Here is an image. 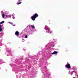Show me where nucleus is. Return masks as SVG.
Segmentation results:
<instances>
[{"label": "nucleus", "mask_w": 78, "mask_h": 78, "mask_svg": "<svg viewBox=\"0 0 78 78\" xmlns=\"http://www.w3.org/2000/svg\"><path fill=\"white\" fill-rule=\"evenodd\" d=\"M46 33H52V31L50 30L48 28H46Z\"/></svg>", "instance_id": "f257e3e1"}, {"label": "nucleus", "mask_w": 78, "mask_h": 78, "mask_svg": "<svg viewBox=\"0 0 78 78\" xmlns=\"http://www.w3.org/2000/svg\"><path fill=\"white\" fill-rule=\"evenodd\" d=\"M31 19L32 20H33V21H34L35 20V19H36V18L33 15L31 17Z\"/></svg>", "instance_id": "f03ea898"}, {"label": "nucleus", "mask_w": 78, "mask_h": 78, "mask_svg": "<svg viewBox=\"0 0 78 78\" xmlns=\"http://www.w3.org/2000/svg\"><path fill=\"white\" fill-rule=\"evenodd\" d=\"M70 64H67L66 65V68H68V69H70Z\"/></svg>", "instance_id": "7ed1b4c3"}, {"label": "nucleus", "mask_w": 78, "mask_h": 78, "mask_svg": "<svg viewBox=\"0 0 78 78\" xmlns=\"http://www.w3.org/2000/svg\"><path fill=\"white\" fill-rule=\"evenodd\" d=\"M33 16L36 18L38 17V14L37 13L34 14Z\"/></svg>", "instance_id": "20e7f679"}, {"label": "nucleus", "mask_w": 78, "mask_h": 78, "mask_svg": "<svg viewBox=\"0 0 78 78\" xmlns=\"http://www.w3.org/2000/svg\"><path fill=\"white\" fill-rule=\"evenodd\" d=\"M57 53H58V52L57 51H54L52 53V55H55V54H57Z\"/></svg>", "instance_id": "39448f33"}, {"label": "nucleus", "mask_w": 78, "mask_h": 78, "mask_svg": "<svg viewBox=\"0 0 78 78\" xmlns=\"http://www.w3.org/2000/svg\"><path fill=\"white\" fill-rule=\"evenodd\" d=\"M15 34H16V35H19V31H16L15 32Z\"/></svg>", "instance_id": "423d86ee"}, {"label": "nucleus", "mask_w": 78, "mask_h": 78, "mask_svg": "<svg viewBox=\"0 0 78 78\" xmlns=\"http://www.w3.org/2000/svg\"><path fill=\"white\" fill-rule=\"evenodd\" d=\"M31 27L33 29H35V27H34V26L31 25Z\"/></svg>", "instance_id": "0eeeda50"}, {"label": "nucleus", "mask_w": 78, "mask_h": 78, "mask_svg": "<svg viewBox=\"0 0 78 78\" xmlns=\"http://www.w3.org/2000/svg\"><path fill=\"white\" fill-rule=\"evenodd\" d=\"M18 2V5H20V4L21 3H22V2H20V0H19Z\"/></svg>", "instance_id": "6e6552de"}, {"label": "nucleus", "mask_w": 78, "mask_h": 78, "mask_svg": "<svg viewBox=\"0 0 78 78\" xmlns=\"http://www.w3.org/2000/svg\"><path fill=\"white\" fill-rule=\"evenodd\" d=\"M5 23V21H2L0 23V24H2V23Z\"/></svg>", "instance_id": "1a4fd4ad"}, {"label": "nucleus", "mask_w": 78, "mask_h": 78, "mask_svg": "<svg viewBox=\"0 0 78 78\" xmlns=\"http://www.w3.org/2000/svg\"><path fill=\"white\" fill-rule=\"evenodd\" d=\"M2 17H3V18H4V17H5V15L2 14Z\"/></svg>", "instance_id": "9d476101"}, {"label": "nucleus", "mask_w": 78, "mask_h": 78, "mask_svg": "<svg viewBox=\"0 0 78 78\" xmlns=\"http://www.w3.org/2000/svg\"><path fill=\"white\" fill-rule=\"evenodd\" d=\"M9 23H10V24H11V25H12V23L10 22H9Z\"/></svg>", "instance_id": "9b49d317"}, {"label": "nucleus", "mask_w": 78, "mask_h": 78, "mask_svg": "<svg viewBox=\"0 0 78 78\" xmlns=\"http://www.w3.org/2000/svg\"><path fill=\"white\" fill-rule=\"evenodd\" d=\"M1 31H2V28H0V32H1Z\"/></svg>", "instance_id": "f8f14e48"}, {"label": "nucleus", "mask_w": 78, "mask_h": 78, "mask_svg": "<svg viewBox=\"0 0 78 78\" xmlns=\"http://www.w3.org/2000/svg\"><path fill=\"white\" fill-rule=\"evenodd\" d=\"M25 38H27V37H28V36H27V35H26L25 36Z\"/></svg>", "instance_id": "ddd939ff"}, {"label": "nucleus", "mask_w": 78, "mask_h": 78, "mask_svg": "<svg viewBox=\"0 0 78 78\" xmlns=\"http://www.w3.org/2000/svg\"><path fill=\"white\" fill-rule=\"evenodd\" d=\"M2 25H1V24L0 25V28H2Z\"/></svg>", "instance_id": "4468645a"}, {"label": "nucleus", "mask_w": 78, "mask_h": 78, "mask_svg": "<svg viewBox=\"0 0 78 78\" xmlns=\"http://www.w3.org/2000/svg\"><path fill=\"white\" fill-rule=\"evenodd\" d=\"M13 19H15V17H12Z\"/></svg>", "instance_id": "2eb2a0df"}, {"label": "nucleus", "mask_w": 78, "mask_h": 78, "mask_svg": "<svg viewBox=\"0 0 78 78\" xmlns=\"http://www.w3.org/2000/svg\"><path fill=\"white\" fill-rule=\"evenodd\" d=\"M13 26L14 27H15V26H16V25H13Z\"/></svg>", "instance_id": "dca6fc26"}, {"label": "nucleus", "mask_w": 78, "mask_h": 78, "mask_svg": "<svg viewBox=\"0 0 78 78\" xmlns=\"http://www.w3.org/2000/svg\"><path fill=\"white\" fill-rule=\"evenodd\" d=\"M66 64H69V62H67Z\"/></svg>", "instance_id": "f3484780"}, {"label": "nucleus", "mask_w": 78, "mask_h": 78, "mask_svg": "<svg viewBox=\"0 0 78 78\" xmlns=\"http://www.w3.org/2000/svg\"><path fill=\"white\" fill-rule=\"evenodd\" d=\"M73 78H76L75 77H73Z\"/></svg>", "instance_id": "a211bd4d"}, {"label": "nucleus", "mask_w": 78, "mask_h": 78, "mask_svg": "<svg viewBox=\"0 0 78 78\" xmlns=\"http://www.w3.org/2000/svg\"><path fill=\"white\" fill-rule=\"evenodd\" d=\"M71 75H72V74H71Z\"/></svg>", "instance_id": "6ab92c4d"}]
</instances>
